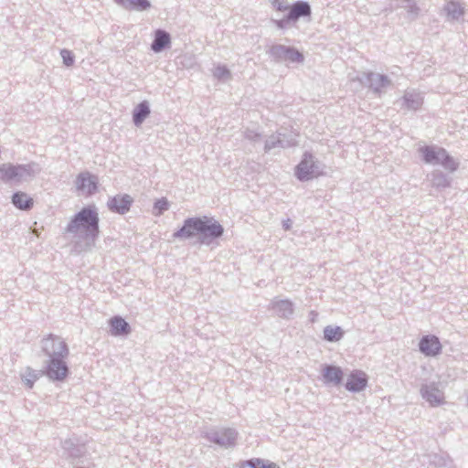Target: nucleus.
I'll return each instance as SVG.
<instances>
[{
    "instance_id": "25",
    "label": "nucleus",
    "mask_w": 468,
    "mask_h": 468,
    "mask_svg": "<svg viewBox=\"0 0 468 468\" xmlns=\"http://www.w3.org/2000/svg\"><path fill=\"white\" fill-rule=\"evenodd\" d=\"M292 59H295L297 61H302L303 60V56L302 54H300L299 52H292Z\"/></svg>"
},
{
    "instance_id": "9",
    "label": "nucleus",
    "mask_w": 468,
    "mask_h": 468,
    "mask_svg": "<svg viewBox=\"0 0 468 468\" xmlns=\"http://www.w3.org/2000/svg\"><path fill=\"white\" fill-rule=\"evenodd\" d=\"M420 349L427 356H435L441 350V344L435 336H424L420 342Z\"/></svg>"
},
{
    "instance_id": "1",
    "label": "nucleus",
    "mask_w": 468,
    "mask_h": 468,
    "mask_svg": "<svg viewBox=\"0 0 468 468\" xmlns=\"http://www.w3.org/2000/svg\"><path fill=\"white\" fill-rule=\"evenodd\" d=\"M70 233L84 232L92 241L99 234V218L94 208L84 207L71 219L67 227Z\"/></svg>"
},
{
    "instance_id": "10",
    "label": "nucleus",
    "mask_w": 468,
    "mask_h": 468,
    "mask_svg": "<svg viewBox=\"0 0 468 468\" xmlns=\"http://www.w3.org/2000/svg\"><path fill=\"white\" fill-rule=\"evenodd\" d=\"M420 152L423 154L424 161L430 164L438 163L448 158L445 150L442 148L435 149L425 146L420 149Z\"/></svg>"
},
{
    "instance_id": "12",
    "label": "nucleus",
    "mask_w": 468,
    "mask_h": 468,
    "mask_svg": "<svg viewBox=\"0 0 468 468\" xmlns=\"http://www.w3.org/2000/svg\"><path fill=\"white\" fill-rule=\"evenodd\" d=\"M323 376L325 382L338 385L342 381L343 371L341 370L340 367L334 366H326L324 368Z\"/></svg>"
},
{
    "instance_id": "26",
    "label": "nucleus",
    "mask_w": 468,
    "mask_h": 468,
    "mask_svg": "<svg viewBox=\"0 0 468 468\" xmlns=\"http://www.w3.org/2000/svg\"><path fill=\"white\" fill-rule=\"evenodd\" d=\"M452 6L458 7V14L461 16L463 14V10L460 6H456L453 3H452Z\"/></svg>"
},
{
    "instance_id": "24",
    "label": "nucleus",
    "mask_w": 468,
    "mask_h": 468,
    "mask_svg": "<svg viewBox=\"0 0 468 468\" xmlns=\"http://www.w3.org/2000/svg\"><path fill=\"white\" fill-rule=\"evenodd\" d=\"M60 54H61V57L63 58L65 65L71 66L73 64L74 57L69 50L63 49V50H61Z\"/></svg>"
},
{
    "instance_id": "6",
    "label": "nucleus",
    "mask_w": 468,
    "mask_h": 468,
    "mask_svg": "<svg viewBox=\"0 0 468 468\" xmlns=\"http://www.w3.org/2000/svg\"><path fill=\"white\" fill-rule=\"evenodd\" d=\"M367 384L366 374L362 371H354L348 376L346 387L350 391H360L366 388Z\"/></svg>"
},
{
    "instance_id": "27",
    "label": "nucleus",
    "mask_w": 468,
    "mask_h": 468,
    "mask_svg": "<svg viewBox=\"0 0 468 468\" xmlns=\"http://www.w3.org/2000/svg\"><path fill=\"white\" fill-rule=\"evenodd\" d=\"M28 388H32V383L30 381H27Z\"/></svg>"
},
{
    "instance_id": "4",
    "label": "nucleus",
    "mask_w": 468,
    "mask_h": 468,
    "mask_svg": "<svg viewBox=\"0 0 468 468\" xmlns=\"http://www.w3.org/2000/svg\"><path fill=\"white\" fill-rule=\"evenodd\" d=\"M43 349L50 356L64 357L68 354L66 344L59 337L52 335L44 339Z\"/></svg>"
},
{
    "instance_id": "11",
    "label": "nucleus",
    "mask_w": 468,
    "mask_h": 468,
    "mask_svg": "<svg viewBox=\"0 0 468 468\" xmlns=\"http://www.w3.org/2000/svg\"><path fill=\"white\" fill-rule=\"evenodd\" d=\"M68 374V368L60 359L53 358L48 368V375L54 379H63Z\"/></svg>"
},
{
    "instance_id": "13",
    "label": "nucleus",
    "mask_w": 468,
    "mask_h": 468,
    "mask_svg": "<svg viewBox=\"0 0 468 468\" xmlns=\"http://www.w3.org/2000/svg\"><path fill=\"white\" fill-rule=\"evenodd\" d=\"M111 334L113 335H127L130 333V326L124 319L115 316L110 320Z\"/></svg>"
},
{
    "instance_id": "8",
    "label": "nucleus",
    "mask_w": 468,
    "mask_h": 468,
    "mask_svg": "<svg viewBox=\"0 0 468 468\" xmlns=\"http://www.w3.org/2000/svg\"><path fill=\"white\" fill-rule=\"evenodd\" d=\"M133 199L130 196H117L112 198L108 205L112 211L124 214L129 211Z\"/></svg>"
},
{
    "instance_id": "20",
    "label": "nucleus",
    "mask_w": 468,
    "mask_h": 468,
    "mask_svg": "<svg viewBox=\"0 0 468 468\" xmlns=\"http://www.w3.org/2000/svg\"><path fill=\"white\" fill-rule=\"evenodd\" d=\"M241 468H280L277 464L263 461L261 459H253L247 461L241 464Z\"/></svg>"
},
{
    "instance_id": "17",
    "label": "nucleus",
    "mask_w": 468,
    "mask_h": 468,
    "mask_svg": "<svg viewBox=\"0 0 468 468\" xmlns=\"http://www.w3.org/2000/svg\"><path fill=\"white\" fill-rule=\"evenodd\" d=\"M170 44V37L167 33L162 30L155 32V38L152 44V49L155 52L161 51L164 48Z\"/></svg>"
},
{
    "instance_id": "21",
    "label": "nucleus",
    "mask_w": 468,
    "mask_h": 468,
    "mask_svg": "<svg viewBox=\"0 0 468 468\" xmlns=\"http://www.w3.org/2000/svg\"><path fill=\"white\" fill-rule=\"evenodd\" d=\"M343 334L339 326H326L324 330V338L328 341H338L342 338Z\"/></svg>"
},
{
    "instance_id": "2",
    "label": "nucleus",
    "mask_w": 468,
    "mask_h": 468,
    "mask_svg": "<svg viewBox=\"0 0 468 468\" xmlns=\"http://www.w3.org/2000/svg\"><path fill=\"white\" fill-rule=\"evenodd\" d=\"M316 165L311 154H304L303 160L295 168V176L301 181H308L321 174L316 171Z\"/></svg>"
},
{
    "instance_id": "19",
    "label": "nucleus",
    "mask_w": 468,
    "mask_h": 468,
    "mask_svg": "<svg viewBox=\"0 0 468 468\" xmlns=\"http://www.w3.org/2000/svg\"><path fill=\"white\" fill-rule=\"evenodd\" d=\"M150 111L146 102L140 103L134 110L133 122L136 125H140L144 120L149 115Z\"/></svg>"
},
{
    "instance_id": "18",
    "label": "nucleus",
    "mask_w": 468,
    "mask_h": 468,
    "mask_svg": "<svg viewBox=\"0 0 468 468\" xmlns=\"http://www.w3.org/2000/svg\"><path fill=\"white\" fill-rule=\"evenodd\" d=\"M13 203L20 209H28L33 206V199L26 193L17 192L13 196Z\"/></svg>"
},
{
    "instance_id": "14",
    "label": "nucleus",
    "mask_w": 468,
    "mask_h": 468,
    "mask_svg": "<svg viewBox=\"0 0 468 468\" xmlns=\"http://www.w3.org/2000/svg\"><path fill=\"white\" fill-rule=\"evenodd\" d=\"M310 12V6L307 3L298 2L290 8L287 19L294 21L297 20L300 16H309Z\"/></svg>"
},
{
    "instance_id": "5",
    "label": "nucleus",
    "mask_w": 468,
    "mask_h": 468,
    "mask_svg": "<svg viewBox=\"0 0 468 468\" xmlns=\"http://www.w3.org/2000/svg\"><path fill=\"white\" fill-rule=\"evenodd\" d=\"M200 233L212 238H218L222 235V226L212 218H201Z\"/></svg>"
},
{
    "instance_id": "7",
    "label": "nucleus",
    "mask_w": 468,
    "mask_h": 468,
    "mask_svg": "<svg viewBox=\"0 0 468 468\" xmlns=\"http://www.w3.org/2000/svg\"><path fill=\"white\" fill-rule=\"evenodd\" d=\"M201 218H190L186 220L184 226L175 233V237L189 238L200 233Z\"/></svg>"
},
{
    "instance_id": "3",
    "label": "nucleus",
    "mask_w": 468,
    "mask_h": 468,
    "mask_svg": "<svg viewBox=\"0 0 468 468\" xmlns=\"http://www.w3.org/2000/svg\"><path fill=\"white\" fill-rule=\"evenodd\" d=\"M75 185L78 191L89 197L97 190V178L88 172H83L76 177Z\"/></svg>"
},
{
    "instance_id": "23",
    "label": "nucleus",
    "mask_w": 468,
    "mask_h": 468,
    "mask_svg": "<svg viewBox=\"0 0 468 468\" xmlns=\"http://www.w3.org/2000/svg\"><path fill=\"white\" fill-rule=\"evenodd\" d=\"M169 207L168 201L165 198L159 199L154 204V215L158 216L163 211L167 210Z\"/></svg>"
},
{
    "instance_id": "16",
    "label": "nucleus",
    "mask_w": 468,
    "mask_h": 468,
    "mask_svg": "<svg viewBox=\"0 0 468 468\" xmlns=\"http://www.w3.org/2000/svg\"><path fill=\"white\" fill-rule=\"evenodd\" d=\"M115 2L128 10H145L150 6L147 0H115Z\"/></svg>"
},
{
    "instance_id": "15",
    "label": "nucleus",
    "mask_w": 468,
    "mask_h": 468,
    "mask_svg": "<svg viewBox=\"0 0 468 468\" xmlns=\"http://www.w3.org/2000/svg\"><path fill=\"white\" fill-rule=\"evenodd\" d=\"M423 398L432 406L441 404L443 401V395L436 388L426 387L422 389Z\"/></svg>"
},
{
    "instance_id": "22",
    "label": "nucleus",
    "mask_w": 468,
    "mask_h": 468,
    "mask_svg": "<svg viewBox=\"0 0 468 468\" xmlns=\"http://www.w3.org/2000/svg\"><path fill=\"white\" fill-rule=\"evenodd\" d=\"M2 177L5 179H12L18 175V167L13 165H4L1 170Z\"/></svg>"
}]
</instances>
